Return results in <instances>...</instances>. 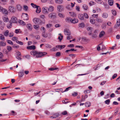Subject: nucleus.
<instances>
[{
    "label": "nucleus",
    "instance_id": "obj_1",
    "mask_svg": "<svg viewBox=\"0 0 120 120\" xmlns=\"http://www.w3.org/2000/svg\"><path fill=\"white\" fill-rule=\"evenodd\" d=\"M31 55L36 58L41 57L44 55L46 54L47 53L46 52H38L36 50H33L30 52Z\"/></svg>",
    "mask_w": 120,
    "mask_h": 120
},
{
    "label": "nucleus",
    "instance_id": "obj_2",
    "mask_svg": "<svg viewBox=\"0 0 120 120\" xmlns=\"http://www.w3.org/2000/svg\"><path fill=\"white\" fill-rule=\"evenodd\" d=\"M42 11L43 14H47L48 13L49 10L48 8L47 7H44L42 9Z\"/></svg>",
    "mask_w": 120,
    "mask_h": 120
},
{
    "label": "nucleus",
    "instance_id": "obj_3",
    "mask_svg": "<svg viewBox=\"0 0 120 120\" xmlns=\"http://www.w3.org/2000/svg\"><path fill=\"white\" fill-rule=\"evenodd\" d=\"M56 14L54 13L51 12L48 15V17L50 19H54L56 17Z\"/></svg>",
    "mask_w": 120,
    "mask_h": 120
},
{
    "label": "nucleus",
    "instance_id": "obj_4",
    "mask_svg": "<svg viewBox=\"0 0 120 120\" xmlns=\"http://www.w3.org/2000/svg\"><path fill=\"white\" fill-rule=\"evenodd\" d=\"M75 3H74V4L72 3H71L70 4H67L66 6V8L68 10H71L72 7H73Z\"/></svg>",
    "mask_w": 120,
    "mask_h": 120
},
{
    "label": "nucleus",
    "instance_id": "obj_5",
    "mask_svg": "<svg viewBox=\"0 0 120 120\" xmlns=\"http://www.w3.org/2000/svg\"><path fill=\"white\" fill-rule=\"evenodd\" d=\"M22 18L24 20H27L29 19L28 15L26 13H23L22 15Z\"/></svg>",
    "mask_w": 120,
    "mask_h": 120
},
{
    "label": "nucleus",
    "instance_id": "obj_6",
    "mask_svg": "<svg viewBox=\"0 0 120 120\" xmlns=\"http://www.w3.org/2000/svg\"><path fill=\"white\" fill-rule=\"evenodd\" d=\"M9 11L12 12H14L15 10L14 7L12 6H10L8 8Z\"/></svg>",
    "mask_w": 120,
    "mask_h": 120
},
{
    "label": "nucleus",
    "instance_id": "obj_7",
    "mask_svg": "<svg viewBox=\"0 0 120 120\" xmlns=\"http://www.w3.org/2000/svg\"><path fill=\"white\" fill-rule=\"evenodd\" d=\"M11 21L12 22L14 23H17V18L14 17H11Z\"/></svg>",
    "mask_w": 120,
    "mask_h": 120
},
{
    "label": "nucleus",
    "instance_id": "obj_8",
    "mask_svg": "<svg viewBox=\"0 0 120 120\" xmlns=\"http://www.w3.org/2000/svg\"><path fill=\"white\" fill-rule=\"evenodd\" d=\"M70 22L72 23L75 24L78 23L79 22V20L75 18L73 19H71Z\"/></svg>",
    "mask_w": 120,
    "mask_h": 120
},
{
    "label": "nucleus",
    "instance_id": "obj_9",
    "mask_svg": "<svg viewBox=\"0 0 120 120\" xmlns=\"http://www.w3.org/2000/svg\"><path fill=\"white\" fill-rule=\"evenodd\" d=\"M2 19L5 22L8 21L9 20L8 17L6 15L3 16Z\"/></svg>",
    "mask_w": 120,
    "mask_h": 120
},
{
    "label": "nucleus",
    "instance_id": "obj_10",
    "mask_svg": "<svg viewBox=\"0 0 120 120\" xmlns=\"http://www.w3.org/2000/svg\"><path fill=\"white\" fill-rule=\"evenodd\" d=\"M27 49L30 50H34L36 49V47L34 45H31L30 46H27Z\"/></svg>",
    "mask_w": 120,
    "mask_h": 120
},
{
    "label": "nucleus",
    "instance_id": "obj_11",
    "mask_svg": "<svg viewBox=\"0 0 120 120\" xmlns=\"http://www.w3.org/2000/svg\"><path fill=\"white\" fill-rule=\"evenodd\" d=\"M64 34L66 35H70L71 34V32L70 31L67 29H65L64 31Z\"/></svg>",
    "mask_w": 120,
    "mask_h": 120
},
{
    "label": "nucleus",
    "instance_id": "obj_12",
    "mask_svg": "<svg viewBox=\"0 0 120 120\" xmlns=\"http://www.w3.org/2000/svg\"><path fill=\"white\" fill-rule=\"evenodd\" d=\"M1 12H2V13L5 15L8 14V11L7 10L3 8H2V11H1Z\"/></svg>",
    "mask_w": 120,
    "mask_h": 120
},
{
    "label": "nucleus",
    "instance_id": "obj_13",
    "mask_svg": "<svg viewBox=\"0 0 120 120\" xmlns=\"http://www.w3.org/2000/svg\"><path fill=\"white\" fill-rule=\"evenodd\" d=\"M78 18L81 20H83L84 19V16L82 14H79L78 15Z\"/></svg>",
    "mask_w": 120,
    "mask_h": 120
},
{
    "label": "nucleus",
    "instance_id": "obj_14",
    "mask_svg": "<svg viewBox=\"0 0 120 120\" xmlns=\"http://www.w3.org/2000/svg\"><path fill=\"white\" fill-rule=\"evenodd\" d=\"M102 16L104 18H106L108 17V15L107 13L104 12L102 14Z\"/></svg>",
    "mask_w": 120,
    "mask_h": 120
},
{
    "label": "nucleus",
    "instance_id": "obj_15",
    "mask_svg": "<svg viewBox=\"0 0 120 120\" xmlns=\"http://www.w3.org/2000/svg\"><path fill=\"white\" fill-rule=\"evenodd\" d=\"M26 26L28 29L31 30H32V27L31 25L30 24H28Z\"/></svg>",
    "mask_w": 120,
    "mask_h": 120
},
{
    "label": "nucleus",
    "instance_id": "obj_16",
    "mask_svg": "<svg viewBox=\"0 0 120 120\" xmlns=\"http://www.w3.org/2000/svg\"><path fill=\"white\" fill-rule=\"evenodd\" d=\"M57 10L58 11L61 12L63 10V9L61 5H59L57 7Z\"/></svg>",
    "mask_w": 120,
    "mask_h": 120
},
{
    "label": "nucleus",
    "instance_id": "obj_17",
    "mask_svg": "<svg viewBox=\"0 0 120 120\" xmlns=\"http://www.w3.org/2000/svg\"><path fill=\"white\" fill-rule=\"evenodd\" d=\"M81 39V41L83 43H85L87 41V39L85 38H82Z\"/></svg>",
    "mask_w": 120,
    "mask_h": 120
},
{
    "label": "nucleus",
    "instance_id": "obj_18",
    "mask_svg": "<svg viewBox=\"0 0 120 120\" xmlns=\"http://www.w3.org/2000/svg\"><path fill=\"white\" fill-rule=\"evenodd\" d=\"M49 11H50L52 12L54 10V7L52 6H50L48 8Z\"/></svg>",
    "mask_w": 120,
    "mask_h": 120
},
{
    "label": "nucleus",
    "instance_id": "obj_19",
    "mask_svg": "<svg viewBox=\"0 0 120 120\" xmlns=\"http://www.w3.org/2000/svg\"><path fill=\"white\" fill-rule=\"evenodd\" d=\"M7 0H0V3L3 5H5L6 4Z\"/></svg>",
    "mask_w": 120,
    "mask_h": 120
},
{
    "label": "nucleus",
    "instance_id": "obj_20",
    "mask_svg": "<svg viewBox=\"0 0 120 120\" xmlns=\"http://www.w3.org/2000/svg\"><path fill=\"white\" fill-rule=\"evenodd\" d=\"M36 12L37 13H40L41 11V8L40 6H38L36 8Z\"/></svg>",
    "mask_w": 120,
    "mask_h": 120
},
{
    "label": "nucleus",
    "instance_id": "obj_21",
    "mask_svg": "<svg viewBox=\"0 0 120 120\" xmlns=\"http://www.w3.org/2000/svg\"><path fill=\"white\" fill-rule=\"evenodd\" d=\"M90 23L92 24H94L95 23V21L93 18H91L90 19Z\"/></svg>",
    "mask_w": 120,
    "mask_h": 120
},
{
    "label": "nucleus",
    "instance_id": "obj_22",
    "mask_svg": "<svg viewBox=\"0 0 120 120\" xmlns=\"http://www.w3.org/2000/svg\"><path fill=\"white\" fill-rule=\"evenodd\" d=\"M39 19L37 18H34L33 20V22L35 24L37 23L39 21Z\"/></svg>",
    "mask_w": 120,
    "mask_h": 120
},
{
    "label": "nucleus",
    "instance_id": "obj_23",
    "mask_svg": "<svg viewBox=\"0 0 120 120\" xmlns=\"http://www.w3.org/2000/svg\"><path fill=\"white\" fill-rule=\"evenodd\" d=\"M85 106L87 107H90L91 105V103L89 102H87L85 104Z\"/></svg>",
    "mask_w": 120,
    "mask_h": 120
},
{
    "label": "nucleus",
    "instance_id": "obj_24",
    "mask_svg": "<svg viewBox=\"0 0 120 120\" xmlns=\"http://www.w3.org/2000/svg\"><path fill=\"white\" fill-rule=\"evenodd\" d=\"M16 8L18 11H21L22 9L21 6L19 4L17 5L16 6Z\"/></svg>",
    "mask_w": 120,
    "mask_h": 120
},
{
    "label": "nucleus",
    "instance_id": "obj_25",
    "mask_svg": "<svg viewBox=\"0 0 120 120\" xmlns=\"http://www.w3.org/2000/svg\"><path fill=\"white\" fill-rule=\"evenodd\" d=\"M19 23L22 25L23 26H25L26 25V24L25 22L22 20H20L19 21Z\"/></svg>",
    "mask_w": 120,
    "mask_h": 120
},
{
    "label": "nucleus",
    "instance_id": "obj_26",
    "mask_svg": "<svg viewBox=\"0 0 120 120\" xmlns=\"http://www.w3.org/2000/svg\"><path fill=\"white\" fill-rule=\"evenodd\" d=\"M105 34V32L104 31H102L100 33L99 35V37L100 38H101L103 37Z\"/></svg>",
    "mask_w": 120,
    "mask_h": 120
},
{
    "label": "nucleus",
    "instance_id": "obj_27",
    "mask_svg": "<svg viewBox=\"0 0 120 120\" xmlns=\"http://www.w3.org/2000/svg\"><path fill=\"white\" fill-rule=\"evenodd\" d=\"M0 40H5L4 36L2 34H0Z\"/></svg>",
    "mask_w": 120,
    "mask_h": 120
},
{
    "label": "nucleus",
    "instance_id": "obj_28",
    "mask_svg": "<svg viewBox=\"0 0 120 120\" xmlns=\"http://www.w3.org/2000/svg\"><path fill=\"white\" fill-rule=\"evenodd\" d=\"M6 43L3 41H0V46H4L6 45Z\"/></svg>",
    "mask_w": 120,
    "mask_h": 120
},
{
    "label": "nucleus",
    "instance_id": "obj_29",
    "mask_svg": "<svg viewBox=\"0 0 120 120\" xmlns=\"http://www.w3.org/2000/svg\"><path fill=\"white\" fill-rule=\"evenodd\" d=\"M108 2L109 5L112 6L113 4V0H108Z\"/></svg>",
    "mask_w": 120,
    "mask_h": 120
},
{
    "label": "nucleus",
    "instance_id": "obj_30",
    "mask_svg": "<svg viewBox=\"0 0 120 120\" xmlns=\"http://www.w3.org/2000/svg\"><path fill=\"white\" fill-rule=\"evenodd\" d=\"M9 31L8 30H6L4 33V34L5 36H8L9 34Z\"/></svg>",
    "mask_w": 120,
    "mask_h": 120
},
{
    "label": "nucleus",
    "instance_id": "obj_31",
    "mask_svg": "<svg viewBox=\"0 0 120 120\" xmlns=\"http://www.w3.org/2000/svg\"><path fill=\"white\" fill-rule=\"evenodd\" d=\"M85 26V24L83 22L79 24V26L80 27L82 28H83Z\"/></svg>",
    "mask_w": 120,
    "mask_h": 120
},
{
    "label": "nucleus",
    "instance_id": "obj_32",
    "mask_svg": "<svg viewBox=\"0 0 120 120\" xmlns=\"http://www.w3.org/2000/svg\"><path fill=\"white\" fill-rule=\"evenodd\" d=\"M42 35L45 38H46L48 36L47 34L45 33V31L43 32L42 33Z\"/></svg>",
    "mask_w": 120,
    "mask_h": 120
},
{
    "label": "nucleus",
    "instance_id": "obj_33",
    "mask_svg": "<svg viewBox=\"0 0 120 120\" xmlns=\"http://www.w3.org/2000/svg\"><path fill=\"white\" fill-rule=\"evenodd\" d=\"M62 89L61 88L60 89H56L55 90V92H61L62 93H63V92L62 91Z\"/></svg>",
    "mask_w": 120,
    "mask_h": 120
},
{
    "label": "nucleus",
    "instance_id": "obj_34",
    "mask_svg": "<svg viewBox=\"0 0 120 120\" xmlns=\"http://www.w3.org/2000/svg\"><path fill=\"white\" fill-rule=\"evenodd\" d=\"M59 36L58 39L60 41H61L63 38V36L61 34H59Z\"/></svg>",
    "mask_w": 120,
    "mask_h": 120
},
{
    "label": "nucleus",
    "instance_id": "obj_35",
    "mask_svg": "<svg viewBox=\"0 0 120 120\" xmlns=\"http://www.w3.org/2000/svg\"><path fill=\"white\" fill-rule=\"evenodd\" d=\"M63 2L62 0H56L55 2L56 3L58 4H61Z\"/></svg>",
    "mask_w": 120,
    "mask_h": 120
},
{
    "label": "nucleus",
    "instance_id": "obj_36",
    "mask_svg": "<svg viewBox=\"0 0 120 120\" xmlns=\"http://www.w3.org/2000/svg\"><path fill=\"white\" fill-rule=\"evenodd\" d=\"M53 118H56L57 117L59 116V114L58 113H56L54 114L53 115Z\"/></svg>",
    "mask_w": 120,
    "mask_h": 120
},
{
    "label": "nucleus",
    "instance_id": "obj_37",
    "mask_svg": "<svg viewBox=\"0 0 120 120\" xmlns=\"http://www.w3.org/2000/svg\"><path fill=\"white\" fill-rule=\"evenodd\" d=\"M95 1L97 3L101 4H102L103 1L101 0H95Z\"/></svg>",
    "mask_w": 120,
    "mask_h": 120
},
{
    "label": "nucleus",
    "instance_id": "obj_38",
    "mask_svg": "<svg viewBox=\"0 0 120 120\" xmlns=\"http://www.w3.org/2000/svg\"><path fill=\"white\" fill-rule=\"evenodd\" d=\"M58 16L60 17L61 18H63L65 16L63 14L61 13H59L58 14Z\"/></svg>",
    "mask_w": 120,
    "mask_h": 120
},
{
    "label": "nucleus",
    "instance_id": "obj_39",
    "mask_svg": "<svg viewBox=\"0 0 120 120\" xmlns=\"http://www.w3.org/2000/svg\"><path fill=\"white\" fill-rule=\"evenodd\" d=\"M83 8L84 9L87 10L88 9V6L86 4H84L83 6Z\"/></svg>",
    "mask_w": 120,
    "mask_h": 120
},
{
    "label": "nucleus",
    "instance_id": "obj_40",
    "mask_svg": "<svg viewBox=\"0 0 120 120\" xmlns=\"http://www.w3.org/2000/svg\"><path fill=\"white\" fill-rule=\"evenodd\" d=\"M34 27L35 29L38 30L39 28V26L38 25H34Z\"/></svg>",
    "mask_w": 120,
    "mask_h": 120
},
{
    "label": "nucleus",
    "instance_id": "obj_41",
    "mask_svg": "<svg viewBox=\"0 0 120 120\" xmlns=\"http://www.w3.org/2000/svg\"><path fill=\"white\" fill-rule=\"evenodd\" d=\"M96 20L99 23H101L102 22V20L101 19L99 18H97Z\"/></svg>",
    "mask_w": 120,
    "mask_h": 120
},
{
    "label": "nucleus",
    "instance_id": "obj_42",
    "mask_svg": "<svg viewBox=\"0 0 120 120\" xmlns=\"http://www.w3.org/2000/svg\"><path fill=\"white\" fill-rule=\"evenodd\" d=\"M45 46L46 47L49 49H51L52 48L51 46L48 44H46L45 45Z\"/></svg>",
    "mask_w": 120,
    "mask_h": 120
},
{
    "label": "nucleus",
    "instance_id": "obj_43",
    "mask_svg": "<svg viewBox=\"0 0 120 120\" xmlns=\"http://www.w3.org/2000/svg\"><path fill=\"white\" fill-rule=\"evenodd\" d=\"M16 42L18 44L20 45H23V43L22 42L18 40L16 41Z\"/></svg>",
    "mask_w": 120,
    "mask_h": 120
},
{
    "label": "nucleus",
    "instance_id": "obj_44",
    "mask_svg": "<svg viewBox=\"0 0 120 120\" xmlns=\"http://www.w3.org/2000/svg\"><path fill=\"white\" fill-rule=\"evenodd\" d=\"M70 14V15L72 17H74L75 16V14L73 12H69Z\"/></svg>",
    "mask_w": 120,
    "mask_h": 120
},
{
    "label": "nucleus",
    "instance_id": "obj_45",
    "mask_svg": "<svg viewBox=\"0 0 120 120\" xmlns=\"http://www.w3.org/2000/svg\"><path fill=\"white\" fill-rule=\"evenodd\" d=\"M95 4V2H94L93 1H91L89 3V4L90 6H91Z\"/></svg>",
    "mask_w": 120,
    "mask_h": 120
},
{
    "label": "nucleus",
    "instance_id": "obj_46",
    "mask_svg": "<svg viewBox=\"0 0 120 120\" xmlns=\"http://www.w3.org/2000/svg\"><path fill=\"white\" fill-rule=\"evenodd\" d=\"M31 6L34 8H36L38 6L36 5V4H34L31 3Z\"/></svg>",
    "mask_w": 120,
    "mask_h": 120
},
{
    "label": "nucleus",
    "instance_id": "obj_47",
    "mask_svg": "<svg viewBox=\"0 0 120 120\" xmlns=\"http://www.w3.org/2000/svg\"><path fill=\"white\" fill-rule=\"evenodd\" d=\"M99 45H101L102 46L101 49L102 50H104L105 49V47L104 45H102L101 44H100Z\"/></svg>",
    "mask_w": 120,
    "mask_h": 120
},
{
    "label": "nucleus",
    "instance_id": "obj_48",
    "mask_svg": "<svg viewBox=\"0 0 120 120\" xmlns=\"http://www.w3.org/2000/svg\"><path fill=\"white\" fill-rule=\"evenodd\" d=\"M28 8V7L27 6L24 5L23 6V9L24 10L26 11L27 10Z\"/></svg>",
    "mask_w": 120,
    "mask_h": 120
},
{
    "label": "nucleus",
    "instance_id": "obj_49",
    "mask_svg": "<svg viewBox=\"0 0 120 120\" xmlns=\"http://www.w3.org/2000/svg\"><path fill=\"white\" fill-rule=\"evenodd\" d=\"M9 36L10 37H12L14 36V34L12 32H10L8 34Z\"/></svg>",
    "mask_w": 120,
    "mask_h": 120
},
{
    "label": "nucleus",
    "instance_id": "obj_50",
    "mask_svg": "<svg viewBox=\"0 0 120 120\" xmlns=\"http://www.w3.org/2000/svg\"><path fill=\"white\" fill-rule=\"evenodd\" d=\"M110 100L109 99H108L105 101V102L106 104L109 105L110 102Z\"/></svg>",
    "mask_w": 120,
    "mask_h": 120
},
{
    "label": "nucleus",
    "instance_id": "obj_51",
    "mask_svg": "<svg viewBox=\"0 0 120 120\" xmlns=\"http://www.w3.org/2000/svg\"><path fill=\"white\" fill-rule=\"evenodd\" d=\"M7 42L8 43L11 45H13V43L12 42L11 40H7Z\"/></svg>",
    "mask_w": 120,
    "mask_h": 120
},
{
    "label": "nucleus",
    "instance_id": "obj_52",
    "mask_svg": "<svg viewBox=\"0 0 120 120\" xmlns=\"http://www.w3.org/2000/svg\"><path fill=\"white\" fill-rule=\"evenodd\" d=\"M12 25L11 23H10V24H8L7 25V27L8 28H11L12 26Z\"/></svg>",
    "mask_w": 120,
    "mask_h": 120
},
{
    "label": "nucleus",
    "instance_id": "obj_53",
    "mask_svg": "<svg viewBox=\"0 0 120 120\" xmlns=\"http://www.w3.org/2000/svg\"><path fill=\"white\" fill-rule=\"evenodd\" d=\"M57 49L56 48L54 47L52 49H50V50L52 51H54L57 50Z\"/></svg>",
    "mask_w": 120,
    "mask_h": 120
},
{
    "label": "nucleus",
    "instance_id": "obj_54",
    "mask_svg": "<svg viewBox=\"0 0 120 120\" xmlns=\"http://www.w3.org/2000/svg\"><path fill=\"white\" fill-rule=\"evenodd\" d=\"M24 56L27 59H29L30 58V56L29 55H26Z\"/></svg>",
    "mask_w": 120,
    "mask_h": 120
},
{
    "label": "nucleus",
    "instance_id": "obj_55",
    "mask_svg": "<svg viewBox=\"0 0 120 120\" xmlns=\"http://www.w3.org/2000/svg\"><path fill=\"white\" fill-rule=\"evenodd\" d=\"M58 69L57 68H51L49 69V70L50 71H53L57 69Z\"/></svg>",
    "mask_w": 120,
    "mask_h": 120
},
{
    "label": "nucleus",
    "instance_id": "obj_56",
    "mask_svg": "<svg viewBox=\"0 0 120 120\" xmlns=\"http://www.w3.org/2000/svg\"><path fill=\"white\" fill-rule=\"evenodd\" d=\"M99 31L98 30H95L94 31V34H95L98 35Z\"/></svg>",
    "mask_w": 120,
    "mask_h": 120
},
{
    "label": "nucleus",
    "instance_id": "obj_57",
    "mask_svg": "<svg viewBox=\"0 0 120 120\" xmlns=\"http://www.w3.org/2000/svg\"><path fill=\"white\" fill-rule=\"evenodd\" d=\"M8 50L9 51H11L12 49L11 47L10 46H8L7 48Z\"/></svg>",
    "mask_w": 120,
    "mask_h": 120
},
{
    "label": "nucleus",
    "instance_id": "obj_58",
    "mask_svg": "<svg viewBox=\"0 0 120 120\" xmlns=\"http://www.w3.org/2000/svg\"><path fill=\"white\" fill-rule=\"evenodd\" d=\"M112 14L114 15H116V11L114 10H112Z\"/></svg>",
    "mask_w": 120,
    "mask_h": 120
},
{
    "label": "nucleus",
    "instance_id": "obj_59",
    "mask_svg": "<svg viewBox=\"0 0 120 120\" xmlns=\"http://www.w3.org/2000/svg\"><path fill=\"white\" fill-rule=\"evenodd\" d=\"M60 55V52H58L56 53V56H59Z\"/></svg>",
    "mask_w": 120,
    "mask_h": 120
},
{
    "label": "nucleus",
    "instance_id": "obj_60",
    "mask_svg": "<svg viewBox=\"0 0 120 120\" xmlns=\"http://www.w3.org/2000/svg\"><path fill=\"white\" fill-rule=\"evenodd\" d=\"M62 114L63 115H65L67 114V112L66 111H65L63 112Z\"/></svg>",
    "mask_w": 120,
    "mask_h": 120
},
{
    "label": "nucleus",
    "instance_id": "obj_61",
    "mask_svg": "<svg viewBox=\"0 0 120 120\" xmlns=\"http://www.w3.org/2000/svg\"><path fill=\"white\" fill-rule=\"evenodd\" d=\"M46 26L47 28H50L52 26V25L51 24H48L46 25Z\"/></svg>",
    "mask_w": 120,
    "mask_h": 120
},
{
    "label": "nucleus",
    "instance_id": "obj_62",
    "mask_svg": "<svg viewBox=\"0 0 120 120\" xmlns=\"http://www.w3.org/2000/svg\"><path fill=\"white\" fill-rule=\"evenodd\" d=\"M84 16L87 19L88 18V16L86 13H84Z\"/></svg>",
    "mask_w": 120,
    "mask_h": 120
},
{
    "label": "nucleus",
    "instance_id": "obj_63",
    "mask_svg": "<svg viewBox=\"0 0 120 120\" xmlns=\"http://www.w3.org/2000/svg\"><path fill=\"white\" fill-rule=\"evenodd\" d=\"M90 92V90H87L84 91V93L85 94H86L87 93H89Z\"/></svg>",
    "mask_w": 120,
    "mask_h": 120
},
{
    "label": "nucleus",
    "instance_id": "obj_64",
    "mask_svg": "<svg viewBox=\"0 0 120 120\" xmlns=\"http://www.w3.org/2000/svg\"><path fill=\"white\" fill-rule=\"evenodd\" d=\"M96 10L98 12H100L101 10L100 8L98 7L96 8Z\"/></svg>",
    "mask_w": 120,
    "mask_h": 120
}]
</instances>
